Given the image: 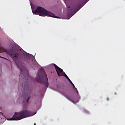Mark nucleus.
Here are the masks:
<instances>
[{"mask_svg":"<svg viewBox=\"0 0 125 125\" xmlns=\"http://www.w3.org/2000/svg\"><path fill=\"white\" fill-rule=\"evenodd\" d=\"M7 53L15 62L17 66L21 71V74H24L25 68V64L19 61V60H25L27 59V54L25 52L22 51L21 50L12 47L10 50L6 51Z\"/></svg>","mask_w":125,"mask_h":125,"instance_id":"nucleus-1","label":"nucleus"},{"mask_svg":"<svg viewBox=\"0 0 125 125\" xmlns=\"http://www.w3.org/2000/svg\"><path fill=\"white\" fill-rule=\"evenodd\" d=\"M33 14L35 15H39V16H49L50 17H53L54 18H58V17L55 16V15L50 11L46 10L45 9L39 6L36 10L32 9Z\"/></svg>","mask_w":125,"mask_h":125,"instance_id":"nucleus-2","label":"nucleus"},{"mask_svg":"<svg viewBox=\"0 0 125 125\" xmlns=\"http://www.w3.org/2000/svg\"><path fill=\"white\" fill-rule=\"evenodd\" d=\"M33 116L32 112L29 110H23L21 112H16L12 118H10L9 121H20L22 119H25V118H29Z\"/></svg>","mask_w":125,"mask_h":125,"instance_id":"nucleus-3","label":"nucleus"},{"mask_svg":"<svg viewBox=\"0 0 125 125\" xmlns=\"http://www.w3.org/2000/svg\"><path fill=\"white\" fill-rule=\"evenodd\" d=\"M37 82L42 83L45 87H48V79L43 69H41L36 79Z\"/></svg>","mask_w":125,"mask_h":125,"instance_id":"nucleus-4","label":"nucleus"},{"mask_svg":"<svg viewBox=\"0 0 125 125\" xmlns=\"http://www.w3.org/2000/svg\"><path fill=\"white\" fill-rule=\"evenodd\" d=\"M83 5H84V4L82 3L81 5L78 7L75 5H73L70 7L69 5H68V4H66V6L68 8L67 19H70L72 16L75 15V14H76V13H77V12L83 6Z\"/></svg>","mask_w":125,"mask_h":125,"instance_id":"nucleus-5","label":"nucleus"},{"mask_svg":"<svg viewBox=\"0 0 125 125\" xmlns=\"http://www.w3.org/2000/svg\"><path fill=\"white\" fill-rule=\"evenodd\" d=\"M54 67H55V70L57 72V74L58 76V77H62V76H63L68 80V81L69 82V83L73 85V87L75 88L76 90V91L77 93H79V91H78V90L77 88H76V87L75 86V85H74V83H73V82L70 80V78L67 76L66 73L65 72H63V69H61L60 67H59L58 66H57L56 64L53 63V64Z\"/></svg>","mask_w":125,"mask_h":125,"instance_id":"nucleus-6","label":"nucleus"},{"mask_svg":"<svg viewBox=\"0 0 125 125\" xmlns=\"http://www.w3.org/2000/svg\"><path fill=\"white\" fill-rule=\"evenodd\" d=\"M31 93V90L29 89L27 91V93L24 96L23 101L24 102H26L27 103H29V100H30V96H29L28 94Z\"/></svg>","mask_w":125,"mask_h":125,"instance_id":"nucleus-7","label":"nucleus"},{"mask_svg":"<svg viewBox=\"0 0 125 125\" xmlns=\"http://www.w3.org/2000/svg\"><path fill=\"white\" fill-rule=\"evenodd\" d=\"M66 98L68 100L73 102V100H74V97L72 95H68L66 97Z\"/></svg>","mask_w":125,"mask_h":125,"instance_id":"nucleus-8","label":"nucleus"},{"mask_svg":"<svg viewBox=\"0 0 125 125\" xmlns=\"http://www.w3.org/2000/svg\"><path fill=\"white\" fill-rule=\"evenodd\" d=\"M3 51H5L4 49H3V48L2 47H0V53L3 52Z\"/></svg>","mask_w":125,"mask_h":125,"instance_id":"nucleus-9","label":"nucleus"},{"mask_svg":"<svg viewBox=\"0 0 125 125\" xmlns=\"http://www.w3.org/2000/svg\"><path fill=\"white\" fill-rule=\"evenodd\" d=\"M106 100H107V101H108L109 100V98H107V99H106Z\"/></svg>","mask_w":125,"mask_h":125,"instance_id":"nucleus-10","label":"nucleus"},{"mask_svg":"<svg viewBox=\"0 0 125 125\" xmlns=\"http://www.w3.org/2000/svg\"><path fill=\"white\" fill-rule=\"evenodd\" d=\"M34 125H36V123H34Z\"/></svg>","mask_w":125,"mask_h":125,"instance_id":"nucleus-11","label":"nucleus"},{"mask_svg":"<svg viewBox=\"0 0 125 125\" xmlns=\"http://www.w3.org/2000/svg\"><path fill=\"white\" fill-rule=\"evenodd\" d=\"M22 87H23V85H22Z\"/></svg>","mask_w":125,"mask_h":125,"instance_id":"nucleus-12","label":"nucleus"},{"mask_svg":"<svg viewBox=\"0 0 125 125\" xmlns=\"http://www.w3.org/2000/svg\"><path fill=\"white\" fill-rule=\"evenodd\" d=\"M115 94H117V93H115Z\"/></svg>","mask_w":125,"mask_h":125,"instance_id":"nucleus-13","label":"nucleus"},{"mask_svg":"<svg viewBox=\"0 0 125 125\" xmlns=\"http://www.w3.org/2000/svg\"><path fill=\"white\" fill-rule=\"evenodd\" d=\"M0 57H1L0 56Z\"/></svg>","mask_w":125,"mask_h":125,"instance_id":"nucleus-14","label":"nucleus"}]
</instances>
